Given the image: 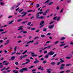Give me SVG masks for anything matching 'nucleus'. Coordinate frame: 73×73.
<instances>
[{
    "mask_svg": "<svg viewBox=\"0 0 73 73\" xmlns=\"http://www.w3.org/2000/svg\"><path fill=\"white\" fill-rule=\"evenodd\" d=\"M39 13H38L36 14V19H44V18H45V17H44L43 16H41L40 17H39Z\"/></svg>",
    "mask_w": 73,
    "mask_h": 73,
    "instance_id": "nucleus-1",
    "label": "nucleus"
},
{
    "mask_svg": "<svg viewBox=\"0 0 73 73\" xmlns=\"http://www.w3.org/2000/svg\"><path fill=\"white\" fill-rule=\"evenodd\" d=\"M65 64H63L60 65V69L62 70V69H64V68H65V67L64 66H65Z\"/></svg>",
    "mask_w": 73,
    "mask_h": 73,
    "instance_id": "nucleus-2",
    "label": "nucleus"
},
{
    "mask_svg": "<svg viewBox=\"0 0 73 73\" xmlns=\"http://www.w3.org/2000/svg\"><path fill=\"white\" fill-rule=\"evenodd\" d=\"M28 13L27 12H25L24 11H23L21 13V14H23V15L22 16V17H23L24 16H26V15Z\"/></svg>",
    "mask_w": 73,
    "mask_h": 73,
    "instance_id": "nucleus-3",
    "label": "nucleus"
},
{
    "mask_svg": "<svg viewBox=\"0 0 73 73\" xmlns=\"http://www.w3.org/2000/svg\"><path fill=\"white\" fill-rule=\"evenodd\" d=\"M51 47V46L50 45L49 46H48L47 47H44V48H42V50H45V49H49V48H50Z\"/></svg>",
    "mask_w": 73,
    "mask_h": 73,
    "instance_id": "nucleus-4",
    "label": "nucleus"
},
{
    "mask_svg": "<svg viewBox=\"0 0 73 73\" xmlns=\"http://www.w3.org/2000/svg\"><path fill=\"white\" fill-rule=\"evenodd\" d=\"M54 53V52L51 51L48 53V55H53V54Z\"/></svg>",
    "mask_w": 73,
    "mask_h": 73,
    "instance_id": "nucleus-5",
    "label": "nucleus"
},
{
    "mask_svg": "<svg viewBox=\"0 0 73 73\" xmlns=\"http://www.w3.org/2000/svg\"><path fill=\"white\" fill-rule=\"evenodd\" d=\"M10 43V41H9V40H7L6 41V42L4 44V45H7V44H8L9 43Z\"/></svg>",
    "mask_w": 73,
    "mask_h": 73,
    "instance_id": "nucleus-6",
    "label": "nucleus"
},
{
    "mask_svg": "<svg viewBox=\"0 0 73 73\" xmlns=\"http://www.w3.org/2000/svg\"><path fill=\"white\" fill-rule=\"evenodd\" d=\"M39 61L38 60H36V61H35L33 63L34 64H37V63H38L39 62Z\"/></svg>",
    "mask_w": 73,
    "mask_h": 73,
    "instance_id": "nucleus-7",
    "label": "nucleus"
},
{
    "mask_svg": "<svg viewBox=\"0 0 73 73\" xmlns=\"http://www.w3.org/2000/svg\"><path fill=\"white\" fill-rule=\"evenodd\" d=\"M23 70H24V71H27L28 70V68H22Z\"/></svg>",
    "mask_w": 73,
    "mask_h": 73,
    "instance_id": "nucleus-8",
    "label": "nucleus"
},
{
    "mask_svg": "<svg viewBox=\"0 0 73 73\" xmlns=\"http://www.w3.org/2000/svg\"><path fill=\"white\" fill-rule=\"evenodd\" d=\"M53 27H54V25L49 26V28L50 29H52Z\"/></svg>",
    "mask_w": 73,
    "mask_h": 73,
    "instance_id": "nucleus-9",
    "label": "nucleus"
},
{
    "mask_svg": "<svg viewBox=\"0 0 73 73\" xmlns=\"http://www.w3.org/2000/svg\"><path fill=\"white\" fill-rule=\"evenodd\" d=\"M60 62H61V63L64 62V61L62 60V58H60Z\"/></svg>",
    "mask_w": 73,
    "mask_h": 73,
    "instance_id": "nucleus-10",
    "label": "nucleus"
},
{
    "mask_svg": "<svg viewBox=\"0 0 73 73\" xmlns=\"http://www.w3.org/2000/svg\"><path fill=\"white\" fill-rule=\"evenodd\" d=\"M43 24H44V21H41V22L40 24V25H41Z\"/></svg>",
    "mask_w": 73,
    "mask_h": 73,
    "instance_id": "nucleus-11",
    "label": "nucleus"
},
{
    "mask_svg": "<svg viewBox=\"0 0 73 73\" xmlns=\"http://www.w3.org/2000/svg\"><path fill=\"white\" fill-rule=\"evenodd\" d=\"M48 70L47 71V73H50L51 72L50 70H52L51 69H48Z\"/></svg>",
    "mask_w": 73,
    "mask_h": 73,
    "instance_id": "nucleus-12",
    "label": "nucleus"
},
{
    "mask_svg": "<svg viewBox=\"0 0 73 73\" xmlns=\"http://www.w3.org/2000/svg\"><path fill=\"white\" fill-rule=\"evenodd\" d=\"M48 57H49V54H47L44 56V58H48Z\"/></svg>",
    "mask_w": 73,
    "mask_h": 73,
    "instance_id": "nucleus-13",
    "label": "nucleus"
},
{
    "mask_svg": "<svg viewBox=\"0 0 73 73\" xmlns=\"http://www.w3.org/2000/svg\"><path fill=\"white\" fill-rule=\"evenodd\" d=\"M17 49V46H15V47L14 48V50L15 51V52H16Z\"/></svg>",
    "mask_w": 73,
    "mask_h": 73,
    "instance_id": "nucleus-14",
    "label": "nucleus"
},
{
    "mask_svg": "<svg viewBox=\"0 0 73 73\" xmlns=\"http://www.w3.org/2000/svg\"><path fill=\"white\" fill-rule=\"evenodd\" d=\"M19 72H20V73H23V72H24V70H23V68H22V69L20 70H19Z\"/></svg>",
    "mask_w": 73,
    "mask_h": 73,
    "instance_id": "nucleus-15",
    "label": "nucleus"
},
{
    "mask_svg": "<svg viewBox=\"0 0 73 73\" xmlns=\"http://www.w3.org/2000/svg\"><path fill=\"white\" fill-rule=\"evenodd\" d=\"M15 58V56H12L11 58V60H14Z\"/></svg>",
    "mask_w": 73,
    "mask_h": 73,
    "instance_id": "nucleus-16",
    "label": "nucleus"
},
{
    "mask_svg": "<svg viewBox=\"0 0 73 73\" xmlns=\"http://www.w3.org/2000/svg\"><path fill=\"white\" fill-rule=\"evenodd\" d=\"M53 4V2H50V3H49V5H52Z\"/></svg>",
    "mask_w": 73,
    "mask_h": 73,
    "instance_id": "nucleus-17",
    "label": "nucleus"
},
{
    "mask_svg": "<svg viewBox=\"0 0 73 73\" xmlns=\"http://www.w3.org/2000/svg\"><path fill=\"white\" fill-rule=\"evenodd\" d=\"M58 42H59V41H58L56 42H54V45H56V44H58Z\"/></svg>",
    "mask_w": 73,
    "mask_h": 73,
    "instance_id": "nucleus-18",
    "label": "nucleus"
},
{
    "mask_svg": "<svg viewBox=\"0 0 73 73\" xmlns=\"http://www.w3.org/2000/svg\"><path fill=\"white\" fill-rule=\"evenodd\" d=\"M35 10H34V11H33V10H29L27 11L28 12H35Z\"/></svg>",
    "mask_w": 73,
    "mask_h": 73,
    "instance_id": "nucleus-19",
    "label": "nucleus"
},
{
    "mask_svg": "<svg viewBox=\"0 0 73 73\" xmlns=\"http://www.w3.org/2000/svg\"><path fill=\"white\" fill-rule=\"evenodd\" d=\"M13 21H12L11 22L9 21V25L10 24H12V23H13Z\"/></svg>",
    "mask_w": 73,
    "mask_h": 73,
    "instance_id": "nucleus-20",
    "label": "nucleus"
},
{
    "mask_svg": "<svg viewBox=\"0 0 73 73\" xmlns=\"http://www.w3.org/2000/svg\"><path fill=\"white\" fill-rule=\"evenodd\" d=\"M40 7V4H36V8H38Z\"/></svg>",
    "mask_w": 73,
    "mask_h": 73,
    "instance_id": "nucleus-21",
    "label": "nucleus"
},
{
    "mask_svg": "<svg viewBox=\"0 0 73 73\" xmlns=\"http://www.w3.org/2000/svg\"><path fill=\"white\" fill-rule=\"evenodd\" d=\"M15 6H16L15 5H14L13 7H11V10H13V9H14V8H15V7H15Z\"/></svg>",
    "mask_w": 73,
    "mask_h": 73,
    "instance_id": "nucleus-22",
    "label": "nucleus"
},
{
    "mask_svg": "<svg viewBox=\"0 0 73 73\" xmlns=\"http://www.w3.org/2000/svg\"><path fill=\"white\" fill-rule=\"evenodd\" d=\"M27 22H28L27 21H24L21 22V23L24 24H25V23H27Z\"/></svg>",
    "mask_w": 73,
    "mask_h": 73,
    "instance_id": "nucleus-23",
    "label": "nucleus"
},
{
    "mask_svg": "<svg viewBox=\"0 0 73 73\" xmlns=\"http://www.w3.org/2000/svg\"><path fill=\"white\" fill-rule=\"evenodd\" d=\"M0 4H1V5H4L5 4H4V3L1 2L0 3Z\"/></svg>",
    "mask_w": 73,
    "mask_h": 73,
    "instance_id": "nucleus-24",
    "label": "nucleus"
},
{
    "mask_svg": "<svg viewBox=\"0 0 73 73\" xmlns=\"http://www.w3.org/2000/svg\"><path fill=\"white\" fill-rule=\"evenodd\" d=\"M41 37H45V35H41Z\"/></svg>",
    "mask_w": 73,
    "mask_h": 73,
    "instance_id": "nucleus-25",
    "label": "nucleus"
},
{
    "mask_svg": "<svg viewBox=\"0 0 73 73\" xmlns=\"http://www.w3.org/2000/svg\"><path fill=\"white\" fill-rule=\"evenodd\" d=\"M17 38H23V37H22V36H19L17 37Z\"/></svg>",
    "mask_w": 73,
    "mask_h": 73,
    "instance_id": "nucleus-26",
    "label": "nucleus"
},
{
    "mask_svg": "<svg viewBox=\"0 0 73 73\" xmlns=\"http://www.w3.org/2000/svg\"><path fill=\"white\" fill-rule=\"evenodd\" d=\"M51 65H55V64H56V63L55 62H52L51 63Z\"/></svg>",
    "mask_w": 73,
    "mask_h": 73,
    "instance_id": "nucleus-27",
    "label": "nucleus"
},
{
    "mask_svg": "<svg viewBox=\"0 0 73 73\" xmlns=\"http://www.w3.org/2000/svg\"><path fill=\"white\" fill-rule=\"evenodd\" d=\"M4 31V29H0V32H3Z\"/></svg>",
    "mask_w": 73,
    "mask_h": 73,
    "instance_id": "nucleus-28",
    "label": "nucleus"
},
{
    "mask_svg": "<svg viewBox=\"0 0 73 73\" xmlns=\"http://www.w3.org/2000/svg\"><path fill=\"white\" fill-rule=\"evenodd\" d=\"M47 29L46 28H44L43 29V32H45V31H47Z\"/></svg>",
    "mask_w": 73,
    "mask_h": 73,
    "instance_id": "nucleus-29",
    "label": "nucleus"
},
{
    "mask_svg": "<svg viewBox=\"0 0 73 73\" xmlns=\"http://www.w3.org/2000/svg\"><path fill=\"white\" fill-rule=\"evenodd\" d=\"M27 52H28V51L27 50H25V52H24L22 53V54H25V53H27Z\"/></svg>",
    "mask_w": 73,
    "mask_h": 73,
    "instance_id": "nucleus-30",
    "label": "nucleus"
},
{
    "mask_svg": "<svg viewBox=\"0 0 73 73\" xmlns=\"http://www.w3.org/2000/svg\"><path fill=\"white\" fill-rule=\"evenodd\" d=\"M23 58H25V57H27L28 56V55H23Z\"/></svg>",
    "mask_w": 73,
    "mask_h": 73,
    "instance_id": "nucleus-31",
    "label": "nucleus"
},
{
    "mask_svg": "<svg viewBox=\"0 0 73 73\" xmlns=\"http://www.w3.org/2000/svg\"><path fill=\"white\" fill-rule=\"evenodd\" d=\"M70 65H71V64H67L66 65V66H70Z\"/></svg>",
    "mask_w": 73,
    "mask_h": 73,
    "instance_id": "nucleus-32",
    "label": "nucleus"
},
{
    "mask_svg": "<svg viewBox=\"0 0 73 73\" xmlns=\"http://www.w3.org/2000/svg\"><path fill=\"white\" fill-rule=\"evenodd\" d=\"M57 17H54V18H53V20H56V19H57Z\"/></svg>",
    "mask_w": 73,
    "mask_h": 73,
    "instance_id": "nucleus-33",
    "label": "nucleus"
},
{
    "mask_svg": "<svg viewBox=\"0 0 73 73\" xmlns=\"http://www.w3.org/2000/svg\"><path fill=\"white\" fill-rule=\"evenodd\" d=\"M21 20H22V19H19L18 20H17V22H20V21H21Z\"/></svg>",
    "mask_w": 73,
    "mask_h": 73,
    "instance_id": "nucleus-34",
    "label": "nucleus"
},
{
    "mask_svg": "<svg viewBox=\"0 0 73 73\" xmlns=\"http://www.w3.org/2000/svg\"><path fill=\"white\" fill-rule=\"evenodd\" d=\"M24 58V57L23 56H21L20 57V60H22V59L23 58Z\"/></svg>",
    "mask_w": 73,
    "mask_h": 73,
    "instance_id": "nucleus-35",
    "label": "nucleus"
},
{
    "mask_svg": "<svg viewBox=\"0 0 73 73\" xmlns=\"http://www.w3.org/2000/svg\"><path fill=\"white\" fill-rule=\"evenodd\" d=\"M9 64V62H7L6 63H5V65H8Z\"/></svg>",
    "mask_w": 73,
    "mask_h": 73,
    "instance_id": "nucleus-36",
    "label": "nucleus"
},
{
    "mask_svg": "<svg viewBox=\"0 0 73 73\" xmlns=\"http://www.w3.org/2000/svg\"><path fill=\"white\" fill-rule=\"evenodd\" d=\"M65 39V38H64V37H62L61 39L60 40H64Z\"/></svg>",
    "mask_w": 73,
    "mask_h": 73,
    "instance_id": "nucleus-37",
    "label": "nucleus"
},
{
    "mask_svg": "<svg viewBox=\"0 0 73 73\" xmlns=\"http://www.w3.org/2000/svg\"><path fill=\"white\" fill-rule=\"evenodd\" d=\"M19 29H18V31H19V30H23V29L22 28H18Z\"/></svg>",
    "mask_w": 73,
    "mask_h": 73,
    "instance_id": "nucleus-38",
    "label": "nucleus"
},
{
    "mask_svg": "<svg viewBox=\"0 0 73 73\" xmlns=\"http://www.w3.org/2000/svg\"><path fill=\"white\" fill-rule=\"evenodd\" d=\"M26 61H28V62H28H28H30V61H31V60H30L29 59H26Z\"/></svg>",
    "mask_w": 73,
    "mask_h": 73,
    "instance_id": "nucleus-39",
    "label": "nucleus"
},
{
    "mask_svg": "<svg viewBox=\"0 0 73 73\" xmlns=\"http://www.w3.org/2000/svg\"><path fill=\"white\" fill-rule=\"evenodd\" d=\"M50 0H47L46 2H44V3H49V1H50Z\"/></svg>",
    "mask_w": 73,
    "mask_h": 73,
    "instance_id": "nucleus-40",
    "label": "nucleus"
},
{
    "mask_svg": "<svg viewBox=\"0 0 73 73\" xmlns=\"http://www.w3.org/2000/svg\"><path fill=\"white\" fill-rule=\"evenodd\" d=\"M57 55L56 54H54V56L52 57V58H54V57H55L56 56V55Z\"/></svg>",
    "mask_w": 73,
    "mask_h": 73,
    "instance_id": "nucleus-41",
    "label": "nucleus"
},
{
    "mask_svg": "<svg viewBox=\"0 0 73 73\" xmlns=\"http://www.w3.org/2000/svg\"><path fill=\"white\" fill-rule=\"evenodd\" d=\"M32 57H36V56H37V55H32Z\"/></svg>",
    "mask_w": 73,
    "mask_h": 73,
    "instance_id": "nucleus-42",
    "label": "nucleus"
},
{
    "mask_svg": "<svg viewBox=\"0 0 73 73\" xmlns=\"http://www.w3.org/2000/svg\"><path fill=\"white\" fill-rule=\"evenodd\" d=\"M66 58H67V59H68V60H69L70 59V57H69L68 56H67L66 57Z\"/></svg>",
    "mask_w": 73,
    "mask_h": 73,
    "instance_id": "nucleus-43",
    "label": "nucleus"
},
{
    "mask_svg": "<svg viewBox=\"0 0 73 73\" xmlns=\"http://www.w3.org/2000/svg\"><path fill=\"white\" fill-rule=\"evenodd\" d=\"M65 45V44H61L60 45V46H64V45Z\"/></svg>",
    "mask_w": 73,
    "mask_h": 73,
    "instance_id": "nucleus-44",
    "label": "nucleus"
},
{
    "mask_svg": "<svg viewBox=\"0 0 73 73\" xmlns=\"http://www.w3.org/2000/svg\"><path fill=\"white\" fill-rule=\"evenodd\" d=\"M35 29L36 28H32L31 29V30H32V31H34Z\"/></svg>",
    "mask_w": 73,
    "mask_h": 73,
    "instance_id": "nucleus-45",
    "label": "nucleus"
},
{
    "mask_svg": "<svg viewBox=\"0 0 73 73\" xmlns=\"http://www.w3.org/2000/svg\"><path fill=\"white\" fill-rule=\"evenodd\" d=\"M16 65H17L19 64V63L17 62H16L15 63Z\"/></svg>",
    "mask_w": 73,
    "mask_h": 73,
    "instance_id": "nucleus-46",
    "label": "nucleus"
},
{
    "mask_svg": "<svg viewBox=\"0 0 73 73\" xmlns=\"http://www.w3.org/2000/svg\"><path fill=\"white\" fill-rule=\"evenodd\" d=\"M51 35V33H48L47 34V36H49V35Z\"/></svg>",
    "mask_w": 73,
    "mask_h": 73,
    "instance_id": "nucleus-47",
    "label": "nucleus"
},
{
    "mask_svg": "<svg viewBox=\"0 0 73 73\" xmlns=\"http://www.w3.org/2000/svg\"><path fill=\"white\" fill-rule=\"evenodd\" d=\"M7 31H6L5 32H3L1 33V34H3V33H7Z\"/></svg>",
    "mask_w": 73,
    "mask_h": 73,
    "instance_id": "nucleus-48",
    "label": "nucleus"
},
{
    "mask_svg": "<svg viewBox=\"0 0 73 73\" xmlns=\"http://www.w3.org/2000/svg\"><path fill=\"white\" fill-rule=\"evenodd\" d=\"M38 13L39 14H41L43 13V12H38Z\"/></svg>",
    "mask_w": 73,
    "mask_h": 73,
    "instance_id": "nucleus-49",
    "label": "nucleus"
},
{
    "mask_svg": "<svg viewBox=\"0 0 73 73\" xmlns=\"http://www.w3.org/2000/svg\"><path fill=\"white\" fill-rule=\"evenodd\" d=\"M28 62H26L25 63H23L22 64V65H25V64H28Z\"/></svg>",
    "mask_w": 73,
    "mask_h": 73,
    "instance_id": "nucleus-50",
    "label": "nucleus"
},
{
    "mask_svg": "<svg viewBox=\"0 0 73 73\" xmlns=\"http://www.w3.org/2000/svg\"><path fill=\"white\" fill-rule=\"evenodd\" d=\"M6 68L5 67H4L1 70V71H3V70H4V69H6Z\"/></svg>",
    "mask_w": 73,
    "mask_h": 73,
    "instance_id": "nucleus-51",
    "label": "nucleus"
},
{
    "mask_svg": "<svg viewBox=\"0 0 73 73\" xmlns=\"http://www.w3.org/2000/svg\"><path fill=\"white\" fill-rule=\"evenodd\" d=\"M47 52L48 51L46 50L44 52V54H46V53H47Z\"/></svg>",
    "mask_w": 73,
    "mask_h": 73,
    "instance_id": "nucleus-52",
    "label": "nucleus"
},
{
    "mask_svg": "<svg viewBox=\"0 0 73 73\" xmlns=\"http://www.w3.org/2000/svg\"><path fill=\"white\" fill-rule=\"evenodd\" d=\"M66 73H69V72H70V70H67L66 71Z\"/></svg>",
    "mask_w": 73,
    "mask_h": 73,
    "instance_id": "nucleus-53",
    "label": "nucleus"
},
{
    "mask_svg": "<svg viewBox=\"0 0 73 73\" xmlns=\"http://www.w3.org/2000/svg\"><path fill=\"white\" fill-rule=\"evenodd\" d=\"M60 17H58V19H57V21H59L60 20Z\"/></svg>",
    "mask_w": 73,
    "mask_h": 73,
    "instance_id": "nucleus-54",
    "label": "nucleus"
},
{
    "mask_svg": "<svg viewBox=\"0 0 73 73\" xmlns=\"http://www.w3.org/2000/svg\"><path fill=\"white\" fill-rule=\"evenodd\" d=\"M20 54H21V53H20H20L17 52L16 53V54H17V55H18V54L20 55Z\"/></svg>",
    "mask_w": 73,
    "mask_h": 73,
    "instance_id": "nucleus-55",
    "label": "nucleus"
},
{
    "mask_svg": "<svg viewBox=\"0 0 73 73\" xmlns=\"http://www.w3.org/2000/svg\"><path fill=\"white\" fill-rule=\"evenodd\" d=\"M41 66H40L38 68V69L39 70H40V69H41Z\"/></svg>",
    "mask_w": 73,
    "mask_h": 73,
    "instance_id": "nucleus-56",
    "label": "nucleus"
},
{
    "mask_svg": "<svg viewBox=\"0 0 73 73\" xmlns=\"http://www.w3.org/2000/svg\"><path fill=\"white\" fill-rule=\"evenodd\" d=\"M39 38L37 36V37H36L34 39V40H36V39H37V38Z\"/></svg>",
    "mask_w": 73,
    "mask_h": 73,
    "instance_id": "nucleus-57",
    "label": "nucleus"
},
{
    "mask_svg": "<svg viewBox=\"0 0 73 73\" xmlns=\"http://www.w3.org/2000/svg\"><path fill=\"white\" fill-rule=\"evenodd\" d=\"M46 62V60H44L43 61V64H45Z\"/></svg>",
    "mask_w": 73,
    "mask_h": 73,
    "instance_id": "nucleus-58",
    "label": "nucleus"
},
{
    "mask_svg": "<svg viewBox=\"0 0 73 73\" xmlns=\"http://www.w3.org/2000/svg\"><path fill=\"white\" fill-rule=\"evenodd\" d=\"M43 15H46V12L44 13H43Z\"/></svg>",
    "mask_w": 73,
    "mask_h": 73,
    "instance_id": "nucleus-59",
    "label": "nucleus"
},
{
    "mask_svg": "<svg viewBox=\"0 0 73 73\" xmlns=\"http://www.w3.org/2000/svg\"><path fill=\"white\" fill-rule=\"evenodd\" d=\"M39 31H40V30H37L36 31H35V32H36V33H37L38 32H39Z\"/></svg>",
    "mask_w": 73,
    "mask_h": 73,
    "instance_id": "nucleus-60",
    "label": "nucleus"
},
{
    "mask_svg": "<svg viewBox=\"0 0 73 73\" xmlns=\"http://www.w3.org/2000/svg\"><path fill=\"white\" fill-rule=\"evenodd\" d=\"M65 72V71H62L60 72V73H64V72Z\"/></svg>",
    "mask_w": 73,
    "mask_h": 73,
    "instance_id": "nucleus-61",
    "label": "nucleus"
},
{
    "mask_svg": "<svg viewBox=\"0 0 73 73\" xmlns=\"http://www.w3.org/2000/svg\"><path fill=\"white\" fill-rule=\"evenodd\" d=\"M3 65H1L0 66V68H3Z\"/></svg>",
    "mask_w": 73,
    "mask_h": 73,
    "instance_id": "nucleus-62",
    "label": "nucleus"
},
{
    "mask_svg": "<svg viewBox=\"0 0 73 73\" xmlns=\"http://www.w3.org/2000/svg\"><path fill=\"white\" fill-rule=\"evenodd\" d=\"M23 33H27V31H24L23 32Z\"/></svg>",
    "mask_w": 73,
    "mask_h": 73,
    "instance_id": "nucleus-63",
    "label": "nucleus"
},
{
    "mask_svg": "<svg viewBox=\"0 0 73 73\" xmlns=\"http://www.w3.org/2000/svg\"><path fill=\"white\" fill-rule=\"evenodd\" d=\"M2 73H7V72L5 71H3L2 72Z\"/></svg>",
    "mask_w": 73,
    "mask_h": 73,
    "instance_id": "nucleus-64",
    "label": "nucleus"
}]
</instances>
